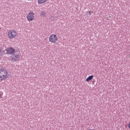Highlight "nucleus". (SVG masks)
<instances>
[{"mask_svg":"<svg viewBox=\"0 0 130 130\" xmlns=\"http://www.w3.org/2000/svg\"><path fill=\"white\" fill-rule=\"evenodd\" d=\"M9 73L8 71L4 68L0 69V82L5 81L9 78Z\"/></svg>","mask_w":130,"mask_h":130,"instance_id":"obj_1","label":"nucleus"},{"mask_svg":"<svg viewBox=\"0 0 130 130\" xmlns=\"http://www.w3.org/2000/svg\"><path fill=\"white\" fill-rule=\"evenodd\" d=\"M7 36L9 39H14L18 36V31L15 29H10L7 32Z\"/></svg>","mask_w":130,"mask_h":130,"instance_id":"obj_2","label":"nucleus"},{"mask_svg":"<svg viewBox=\"0 0 130 130\" xmlns=\"http://www.w3.org/2000/svg\"><path fill=\"white\" fill-rule=\"evenodd\" d=\"M26 19L28 22H32L35 20V13L33 11L29 12L26 16Z\"/></svg>","mask_w":130,"mask_h":130,"instance_id":"obj_3","label":"nucleus"},{"mask_svg":"<svg viewBox=\"0 0 130 130\" xmlns=\"http://www.w3.org/2000/svg\"><path fill=\"white\" fill-rule=\"evenodd\" d=\"M57 36L54 34H51L50 37H49V41L51 43H53L54 44V43H56L57 42L58 40Z\"/></svg>","mask_w":130,"mask_h":130,"instance_id":"obj_4","label":"nucleus"},{"mask_svg":"<svg viewBox=\"0 0 130 130\" xmlns=\"http://www.w3.org/2000/svg\"><path fill=\"white\" fill-rule=\"evenodd\" d=\"M20 58V51L15 52L12 55L11 60L12 61H18Z\"/></svg>","mask_w":130,"mask_h":130,"instance_id":"obj_5","label":"nucleus"},{"mask_svg":"<svg viewBox=\"0 0 130 130\" xmlns=\"http://www.w3.org/2000/svg\"><path fill=\"white\" fill-rule=\"evenodd\" d=\"M6 51L7 52V53H8V54H12V55L14 54L15 52H17V51H16V50H15V49H14L12 47H10L8 48H7L6 50Z\"/></svg>","mask_w":130,"mask_h":130,"instance_id":"obj_6","label":"nucleus"},{"mask_svg":"<svg viewBox=\"0 0 130 130\" xmlns=\"http://www.w3.org/2000/svg\"><path fill=\"white\" fill-rule=\"evenodd\" d=\"M47 2V0H38V5H42L45 4Z\"/></svg>","mask_w":130,"mask_h":130,"instance_id":"obj_7","label":"nucleus"},{"mask_svg":"<svg viewBox=\"0 0 130 130\" xmlns=\"http://www.w3.org/2000/svg\"><path fill=\"white\" fill-rule=\"evenodd\" d=\"M93 78H94V76L93 75H90L88 77H87L86 79V82H90V81H91V80L93 79Z\"/></svg>","mask_w":130,"mask_h":130,"instance_id":"obj_8","label":"nucleus"},{"mask_svg":"<svg viewBox=\"0 0 130 130\" xmlns=\"http://www.w3.org/2000/svg\"><path fill=\"white\" fill-rule=\"evenodd\" d=\"M45 14H46L45 12H44V11H42V12H41V13H40V15H41V16L42 17H44V16H45Z\"/></svg>","mask_w":130,"mask_h":130,"instance_id":"obj_9","label":"nucleus"},{"mask_svg":"<svg viewBox=\"0 0 130 130\" xmlns=\"http://www.w3.org/2000/svg\"><path fill=\"white\" fill-rule=\"evenodd\" d=\"M2 55H3V50L0 48V56H2Z\"/></svg>","mask_w":130,"mask_h":130,"instance_id":"obj_10","label":"nucleus"},{"mask_svg":"<svg viewBox=\"0 0 130 130\" xmlns=\"http://www.w3.org/2000/svg\"><path fill=\"white\" fill-rule=\"evenodd\" d=\"M128 128H129V129H130V123H129V124H128Z\"/></svg>","mask_w":130,"mask_h":130,"instance_id":"obj_11","label":"nucleus"},{"mask_svg":"<svg viewBox=\"0 0 130 130\" xmlns=\"http://www.w3.org/2000/svg\"><path fill=\"white\" fill-rule=\"evenodd\" d=\"M89 15H91V11H88Z\"/></svg>","mask_w":130,"mask_h":130,"instance_id":"obj_12","label":"nucleus"},{"mask_svg":"<svg viewBox=\"0 0 130 130\" xmlns=\"http://www.w3.org/2000/svg\"><path fill=\"white\" fill-rule=\"evenodd\" d=\"M88 130H94V129H88Z\"/></svg>","mask_w":130,"mask_h":130,"instance_id":"obj_13","label":"nucleus"},{"mask_svg":"<svg viewBox=\"0 0 130 130\" xmlns=\"http://www.w3.org/2000/svg\"><path fill=\"white\" fill-rule=\"evenodd\" d=\"M2 29V27H1V26H0V30Z\"/></svg>","mask_w":130,"mask_h":130,"instance_id":"obj_14","label":"nucleus"},{"mask_svg":"<svg viewBox=\"0 0 130 130\" xmlns=\"http://www.w3.org/2000/svg\"><path fill=\"white\" fill-rule=\"evenodd\" d=\"M27 1H32V0H27Z\"/></svg>","mask_w":130,"mask_h":130,"instance_id":"obj_15","label":"nucleus"}]
</instances>
